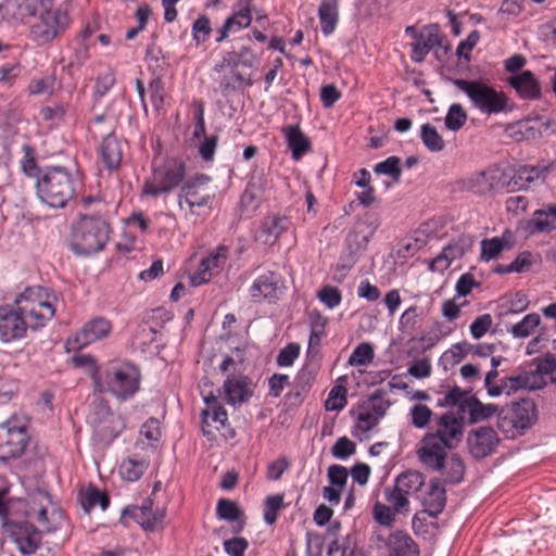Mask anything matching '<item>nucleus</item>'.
<instances>
[{
    "label": "nucleus",
    "mask_w": 556,
    "mask_h": 556,
    "mask_svg": "<svg viewBox=\"0 0 556 556\" xmlns=\"http://www.w3.org/2000/svg\"><path fill=\"white\" fill-rule=\"evenodd\" d=\"M92 203H97L101 208L96 213L81 214L72 228L70 249L78 256H88L102 251L109 242L112 231L104 216L105 204L91 197L84 199L86 207Z\"/></svg>",
    "instance_id": "1"
},
{
    "label": "nucleus",
    "mask_w": 556,
    "mask_h": 556,
    "mask_svg": "<svg viewBox=\"0 0 556 556\" xmlns=\"http://www.w3.org/2000/svg\"><path fill=\"white\" fill-rule=\"evenodd\" d=\"M465 428V419L462 414L446 412L435 421V431L425 434L421 446L417 451L421 463L439 466L444 450H454L462 442Z\"/></svg>",
    "instance_id": "2"
},
{
    "label": "nucleus",
    "mask_w": 556,
    "mask_h": 556,
    "mask_svg": "<svg viewBox=\"0 0 556 556\" xmlns=\"http://www.w3.org/2000/svg\"><path fill=\"white\" fill-rule=\"evenodd\" d=\"M99 392H108L119 401L131 399L140 388V372L130 364L109 363L93 376Z\"/></svg>",
    "instance_id": "3"
},
{
    "label": "nucleus",
    "mask_w": 556,
    "mask_h": 556,
    "mask_svg": "<svg viewBox=\"0 0 556 556\" xmlns=\"http://www.w3.org/2000/svg\"><path fill=\"white\" fill-rule=\"evenodd\" d=\"M76 179L63 166L47 167L36 181L39 199L51 207H65L76 192Z\"/></svg>",
    "instance_id": "4"
},
{
    "label": "nucleus",
    "mask_w": 556,
    "mask_h": 556,
    "mask_svg": "<svg viewBox=\"0 0 556 556\" xmlns=\"http://www.w3.org/2000/svg\"><path fill=\"white\" fill-rule=\"evenodd\" d=\"M18 311L36 330L46 325L55 314L56 295L53 291L41 286L26 288L14 300Z\"/></svg>",
    "instance_id": "5"
},
{
    "label": "nucleus",
    "mask_w": 556,
    "mask_h": 556,
    "mask_svg": "<svg viewBox=\"0 0 556 556\" xmlns=\"http://www.w3.org/2000/svg\"><path fill=\"white\" fill-rule=\"evenodd\" d=\"M443 397L439 400L438 405L442 407H457L458 413L467 416V422L475 425L485 421L497 415L502 417L505 408H501L496 404H483L476 395L471 394V389L462 390L457 386L448 388Z\"/></svg>",
    "instance_id": "6"
},
{
    "label": "nucleus",
    "mask_w": 556,
    "mask_h": 556,
    "mask_svg": "<svg viewBox=\"0 0 556 556\" xmlns=\"http://www.w3.org/2000/svg\"><path fill=\"white\" fill-rule=\"evenodd\" d=\"M187 165L182 159L168 157L161 164H154L149 178L144 180L142 195L157 198L180 188L186 180Z\"/></svg>",
    "instance_id": "7"
},
{
    "label": "nucleus",
    "mask_w": 556,
    "mask_h": 556,
    "mask_svg": "<svg viewBox=\"0 0 556 556\" xmlns=\"http://www.w3.org/2000/svg\"><path fill=\"white\" fill-rule=\"evenodd\" d=\"M453 84L457 89L466 93L472 106L483 114H500L508 110L509 99L506 93L486 83L481 80L455 79Z\"/></svg>",
    "instance_id": "8"
},
{
    "label": "nucleus",
    "mask_w": 556,
    "mask_h": 556,
    "mask_svg": "<svg viewBox=\"0 0 556 556\" xmlns=\"http://www.w3.org/2000/svg\"><path fill=\"white\" fill-rule=\"evenodd\" d=\"M27 426V420L16 415L0 424V462L7 463L23 455L28 443Z\"/></svg>",
    "instance_id": "9"
},
{
    "label": "nucleus",
    "mask_w": 556,
    "mask_h": 556,
    "mask_svg": "<svg viewBox=\"0 0 556 556\" xmlns=\"http://www.w3.org/2000/svg\"><path fill=\"white\" fill-rule=\"evenodd\" d=\"M211 181L212 177L202 173L187 178L179 189V206L186 203L190 214H198V208H211L215 199V194L207 191Z\"/></svg>",
    "instance_id": "10"
},
{
    "label": "nucleus",
    "mask_w": 556,
    "mask_h": 556,
    "mask_svg": "<svg viewBox=\"0 0 556 556\" xmlns=\"http://www.w3.org/2000/svg\"><path fill=\"white\" fill-rule=\"evenodd\" d=\"M68 13L61 8L45 9L31 24L30 34L38 43L43 45L58 38L68 28Z\"/></svg>",
    "instance_id": "11"
},
{
    "label": "nucleus",
    "mask_w": 556,
    "mask_h": 556,
    "mask_svg": "<svg viewBox=\"0 0 556 556\" xmlns=\"http://www.w3.org/2000/svg\"><path fill=\"white\" fill-rule=\"evenodd\" d=\"M219 370L227 374L223 389L228 404L240 405L252 396L251 380L247 376L236 375L237 363L232 357L226 356L219 365Z\"/></svg>",
    "instance_id": "12"
},
{
    "label": "nucleus",
    "mask_w": 556,
    "mask_h": 556,
    "mask_svg": "<svg viewBox=\"0 0 556 556\" xmlns=\"http://www.w3.org/2000/svg\"><path fill=\"white\" fill-rule=\"evenodd\" d=\"M13 505H16L28 521H36L42 531L50 533L54 530V526L48 517V508L52 506V498L47 491L36 490L27 497L16 500Z\"/></svg>",
    "instance_id": "13"
},
{
    "label": "nucleus",
    "mask_w": 556,
    "mask_h": 556,
    "mask_svg": "<svg viewBox=\"0 0 556 556\" xmlns=\"http://www.w3.org/2000/svg\"><path fill=\"white\" fill-rule=\"evenodd\" d=\"M3 527L9 538L14 542L17 549L23 555L34 554L41 543V530L35 528V526L28 520H5Z\"/></svg>",
    "instance_id": "14"
},
{
    "label": "nucleus",
    "mask_w": 556,
    "mask_h": 556,
    "mask_svg": "<svg viewBox=\"0 0 556 556\" xmlns=\"http://www.w3.org/2000/svg\"><path fill=\"white\" fill-rule=\"evenodd\" d=\"M29 321L18 311L15 303L0 306V340L9 343L26 336Z\"/></svg>",
    "instance_id": "15"
},
{
    "label": "nucleus",
    "mask_w": 556,
    "mask_h": 556,
    "mask_svg": "<svg viewBox=\"0 0 556 556\" xmlns=\"http://www.w3.org/2000/svg\"><path fill=\"white\" fill-rule=\"evenodd\" d=\"M467 188L479 195L504 192L505 169L500 166H490L485 170L476 173L468 179Z\"/></svg>",
    "instance_id": "16"
},
{
    "label": "nucleus",
    "mask_w": 556,
    "mask_h": 556,
    "mask_svg": "<svg viewBox=\"0 0 556 556\" xmlns=\"http://www.w3.org/2000/svg\"><path fill=\"white\" fill-rule=\"evenodd\" d=\"M442 39H444V34L439 24L434 23L422 27L410 43V59L415 63L424 62L430 51H434L437 46L442 45Z\"/></svg>",
    "instance_id": "17"
},
{
    "label": "nucleus",
    "mask_w": 556,
    "mask_h": 556,
    "mask_svg": "<svg viewBox=\"0 0 556 556\" xmlns=\"http://www.w3.org/2000/svg\"><path fill=\"white\" fill-rule=\"evenodd\" d=\"M500 443V438L492 427H479L469 432L467 445L470 455L476 459H482L491 455Z\"/></svg>",
    "instance_id": "18"
},
{
    "label": "nucleus",
    "mask_w": 556,
    "mask_h": 556,
    "mask_svg": "<svg viewBox=\"0 0 556 556\" xmlns=\"http://www.w3.org/2000/svg\"><path fill=\"white\" fill-rule=\"evenodd\" d=\"M111 330L112 325L110 320L104 317H96L86 323L83 328L67 341V344L74 350H79L97 340L108 337Z\"/></svg>",
    "instance_id": "19"
},
{
    "label": "nucleus",
    "mask_w": 556,
    "mask_h": 556,
    "mask_svg": "<svg viewBox=\"0 0 556 556\" xmlns=\"http://www.w3.org/2000/svg\"><path fill=\"white\" fill-rule=\"evenodd\" d=\"M91 418L96 431L104 440L115 439L123 428L121 418L111 412L110 406L104 401L94 403Z\"/></svg>",
    "instance_id": "20"
},
{
    "label": "nucleus",
    "mask_w": 556,
    "mask_h": 556,
    "mask_svg": "<svg viewBox=\"0 0 556 556\" xmlns=\"http://www.w3.org/2000/svg\"><path fill=\"white\" fill-rule=\"evenodd\" d=\"M131 518L144 530L154 531L162 527L165 513L164 510L153 511L152 501L147 498L141 506H129L123 510L122 518Z\"/></svg>",
    "instance_id": "21"
},
{
    "label": "nucleus",
    "mask_w": 556,
    "mask_h": 556,
    "mask_svg": "<svg viewBox=\"0 0 556 556\" xmlns=\"http://www.w3.org/2000/svg\"><path fill=\"white\" fill-rule=\"evenodd\" d=\"M545 379H541L533 375L528 368H522L518 372L502 378L503 394L510 396L518 391H534L544 388Z\"/></svg>",
    "instance_id": "22"
},
{
    "label": "nucleus",
    "mask_w": 556,
    "mask_h": 556,
    "mask_svg": "<svg viewBox=\"0 0 556 556\" xmlns=\"http://www.w3.org/2000/svg\"><path fill=\"white\" fill-rule=\"evenodd\" d=\"M504 418H509L514 428L525 430L538 419L536 405L531 399H521L505 408Z\"/></svg>",
    "instance_id": "23"
},
{
    "label": "nucleus",
    "mask_w": 556,
    "mask_h": 556,
    "mask_svg": "<svg viewBox=\"0 0 556 556\" xmlns=\"http://www.w3.org/2000/svg\"><path fill=\"white\" fill-rule=\"evenodd\" d=\"M441 456L440 465L434 466L429 463H422L427 468L439 471L443 476L444 483L457 484L465 475V464L458 454L448 455L446 450L438 453Z\"/></svg>",
    "instance_id": "24"
},
{
    "label": "nucleus",
    "mask_w": 556,
    "mask_h": 556,
    "mask_svg": "<svg viewBox=\"0 0 556 556\" xmlns=\"http://www.w3.org/2000/svg\"><path fill=\"white\" fill-rule=\"evenodd\" d=\"M206 409L202 412V429L204 434H211L210 427H214L216 430L225 428L228 422V415L226 409L218 402L217 396L210 395L204 396Z\"/></svg>",
    "instance_id": "25"
},
{
    "label": "nucleus",
    "mask_w": 556,
    "mask_h": 556,
    "mask_svg": "<svg viewBox=\"0 0 556 556\" xmlns=\"http://www.w3.org/2000/svg\"><path fill=\"white\" fill-rule=\"evenodd\" d=\"M100 159L104 167L113 170L119 167L123 159V149L121 142L114 135V128L111 126L104 135L99 147Z\"/></svg>",
    "instance_id": "26"
},
{
    "label": "nucleus",
    "mask_w": 556,
    "mask_h": 556,
    "mask_svg": "<svg viewBox=\"0 0 556 556\" xmlns=\"http://www.w3.org/2000/svg\"><path fill=\"white\" fill-rule=\"evenodd\" d=\"M527 229L531 235L556 231V203H548L535 210L528 222Z\"/></svg>",
    "instance_id": "27"
},
{
    "label": "nucleus",
    "mask_w": 556,
    "mask_h": 556,
    "mask_svg": "<svg viewBox=\"0 0 556 556\" xmlns=\"http://www.w3.org/2000/svg\"><path fill=\"white\" fill-rule=\"evenodd\" d=\"M541 170L536 166H520L517 169H505V192H515L527 189L530 184L540 177Z\"/></svg>",
    "instance_id": "28"
},
{
    "label": "nucleus",
    "mask_w": 556,
    "mask_h": 556,
    "mask_svg": "<svg viewBox=\"0 0 556 556\" xmlns=\"http://www.w3.org/2000/svg\"><path fill=\"white\" fill-rule=\"evenodd\" d=\"M507 81L521 99L538 100L541 97L540 83L530 71H522L513 75Z\"/></svg>",
    "instance_id": "29"
},
{
    "label": "nucleus",
    "mask_w": 556,
    "mask_h": 556,
    "mask_svg": "<svg viewBox=\"0 0 556 556\" xmlns=\"http://www.w3.org/2000/svg\"><path fill=\"white\" fill-rule=\"evenodd\" d=\"M278 276L274 271H267L257 277L250 287L252 300L260 303L264 300L269 302L277 299Z\"/></svg>",
    "instance_id": "30"
},
{
    "label": "nucleus",
    "mask_w": 556,
    "mask_h": 556,
    "mask_svg": "<svg viewBox=\"0 0 556 556\" xmlns=\"http://www.w3.org/2000/svg\"><path fill=\"white\" fill-rule=\"evenodd\" d=\"M422 505L425 511L431 517H437L445 508L446 491L439 478L430 479L428 491L422 497Z\"/></svg>",
    "instance_id": "31"
},
{
    "label": "nucleus",
    "mask_w": 556,
    "mask_h": 556,
    "mask_svg": "<svg viewBox=\"0 0 556 556\" xmlns=\"http://www.w3.org/2000/svg\"><path fill=\"white\" fill-rule=\"evenodd\" d=\"M390 556H418L419 548L416 542L402 531L392 532L386 540Z\"/></svg>",
    "instance_id": "32"
},
{
    "label": "nucleus",
    "mask_w": 556,
    "mask_h": 556,
    "mask_svg": "<svg viewBox=\"0 0 556 556\" xmlns=\"http://www.w3.org/2000/svg\"><path fill=\"white\" fill-rule=\"evenodd\" d=\"M286 141L292 152V157L299 161L304 154L311 151L312 144L309 139L303 134L299 125H289L283 127Z\"/></svg>",
    "instance_id": "33"
},
{
    "label": "nucleus",
    "mask_w": 556,
    "mask_h": 556,
    "mask_svg": "<svg viewBox=\"0 0 556 556\" xmlns=\"http://www.w3.org/2000/svg\"><path fill=\"white\" fill-rule=\"evenodd\" d=\"M369 243V236L359 232L350 233L346 238V252L341 256L342 267L351 269Z\"/></svg>",
    "instance_id": "34"
},
{
    "label": "nucleus",
    "mask_w": 556,
    "mask_h": 556,
    "mask_svg": "<svg viewBox=\"0 0 556 556\" xmlns=\"http://www.w3.org/2000/svg\"><path fill=\"white\" fill-rule=\"evenodd\" d=\"M514 244V235L510 230H505L501 237H493L481 241V258L491 261L500 256L504 250H508Z\"/></svg>",
    "instance_id": "35"
},
{
    "label": "nucleus",
    "mask_w": 556,
    "mask_h": 556,
    "mask_svg": "<svg viewBox=\"0 0 556 556\" xmlns=\"http://www.w3.org/2000/svg\"><path fill=\"white\" fill-rule=\"evenodd\" d=\"M320 29L325 36L331 35L339 21V0H321L318 8Z\"/></svg>",
    "instance_id": "36"
},
{
    "label": "nucleus",
    "mask_w": 556,
    "mask_h": 556,
    "mask_svg": "<svg viewBox=\"0 0 556 556\" xmlns=\"http://www.w3.org/2000/svg\"><path fill=\"white\" fill-rule=\"evenodd\" d=\"M289 226L290 222L286 216L276 214L266 216L261 227L262 233L265 236V243H276Z\"/></svg>",
    "instance_id": "37"
},
{
    "label": "nucleus",
    "mask_w": 556,
    "mask_h": 556,
    "mask_svg": "<svg viewBox=\"0 0 556 556\" xmlns=\"http://www.w3.org/2000/svg\"><path fill=\"white\" fill-rule=\"evenodd\" d=\"M464 254L465 248L459 242L453 241L444 247L441 253L433 258L430 269L433 271H444L453 261L460 258Z\"/></svg>",
    "instance_id": "38"
},
{
    "label": "nucleus",
    "mask_w": 556,
    "mask_h": 556,
    "mask_svg": "<svg viewBox=\"0 0 556 556\" xmlns=\"http://www.w3.org/2000/svg\"><path fill=\"white\" fill-rule=\"evenodd\" d=\"M236 67L237 63H235L230 73L224 75L219 81V89L224 97L236 92L241 86L250 87L253 85L251 77H244Z\"/></svg>",
    "instance_id": "39"
},
{
    "label": "nucleus",
    "mask_w": 556,
    "mask_h": 556,
    "mask_svg": "<svg viewBox=\"0 0 556 556\" xmlns=\"http://www.w3.org/2000/svg\"><path fill=\"white\" fill-rule=\"evenodd\" d=\"M541 325V317L538 313L526 315L519 323L513 325L508 332L516 339H526L533 333Z\"/></svg>",
    "instance_id": "40"
},
{
    "label": "nucleus",
    "mask_w": 556,
    "mask_h": 556,
    "mask_svg": "<svg viewBox=\"0 0 556 556\" xmlns=\"http://www.w3.org/2000/svg\"><path fill=\"white\" fill-rule=\"evenodd\" d=\"M425 483L424 476L418 471H405L396 479L394 485L408 497L416 494Z\"/></svg>",
    "instance_id": "41"
},
{
    "label": "nucleus",
    "mask_w": 556,
    "mask_h": 556,
    "mask_svg": "<svg viewBox=\"0 0 556 556\" xmlns=\"http://www.w3.org/2000/svg\"><path fill=\"white\" fill-rule=\"evenodd\" d=\"M386 395L387 392L384 390H376L370 396H368L358 405V409H368L378 417L382 418L391 405V402L386 399Z\"/></svg>",
    "instance_id": "42"
},
{
    "label": "nucleus",
    "mask_w": 556,
    "mask_h": 556,
    "mask_svg": "<svg viewBox=\"0 0 556 556\" xmlns=\"http://www.w3.org/2000/svg\"><path fill=\"white\" fill-rule=\"evenodd\" d=\"M420 138L425 147L431 152H441L445 142L437 128L430 124H424L420 129Z\"/></svg>",
    "instance_id": "43"
},
{
    "label": "nucleus",
    "mask_w": 556,
    "mask_h": 556,
    "mask_svg": "<svg viewBox=\"0 0 556 556\" xmlns=\"http://www.w3.org/2000/svg\"><path fill=\"white\" fill-rule=\"evenodd\" d=\"M147 463L144 460H137L134 458L125 459L119 466V472L124 480L134 482L139 480L147 470Z\"/></svg>",
    "instance_id": "44"
},
{
    "label": "nucleus",
    "mask_w": 556,
    "mask_h": 556,
    "mask_svg": "<svg viewBox=\"0 0 556 556\" xmlns=\"http://www.w3.org/2000/svg\"><path fill=\"white\" fill-rule=\"evenodd\" d=\"M374 172L377 175L389 176L392 181L399 182L402 175L401 159L399 156H389L384 161L377 163Z\"/></svg>",
    "instance_id": "45"
},
{
    "label": "nucleus",
    "mask_w": 556,
    "mask_h": 556,
    "mask_svg": "<svg viewBox=\"0 0 556 556\" xmlns=\"http://www.w3.org/2000/svg\"><path fill=\"white\" fill-rule=\"evenodd\" d=\"M386 501L397 514H405L409 509L408 496L393 485L384 490Z\"/></svg>",
    "instance_id": "46"
},
{
    "label": "nucleus",
    "mask_w": 556,
    "mask_h": 556,
    "mask_svg": "<svg viewBox=\"0 0 556 556\" xmlns=\"http://www.w3.org/2000/svg\"><path fill=\"white\" fill-rule=\"evenodd\" d=\"M467 118V113L463 106L459 103H454L450 106L444 118L445 127L448 130L457 131L465 125Z\"/></svg>",
    "instance_id": "47"
},
{
    "label": "nucleus",
    "mask_w": 556,
    "mask_h": 556,
    "mask_svg": "<svg viewBox=\"0 0 556 556\" xmlns=\"http://www.w3.org/2000/svg\"><path fill=\"white\" fill-rule=\"evenodd\" d=\"M528 369L539 378L545 379L546 375H551L556 370V358L547 353L542 357L535 358Z\"/></svg>",
    "instance_id": "48"
},
{
    "label": "nucleus",
    "mask_w": 556,
    "mask_h": 556,
    "mask_svg": "<svg viewBox=\"0 0 556 556\" xmlns=\"http://www.w3.org/2000/svg\"><path fill=\"white\" fill-rule=\"evenodd\" d=\"M374 349L370 343L364 342L358 344L349 357L348 363L351 366H365L374 359Z\"/></svg>",
    "instance_id": "49"
},
{
    "label": "nucleus",
    "mask_w": 556,
    "mask_h": 556,
    "mask_svg": "<svg viewBox=\"0 0 556 556\" xmlns=\"http://www.w3.org/2000/svg\"><path fill=\"white\" fill-rule=\"evenodd\" d=\"M433 415L432 409L427 405L415 404L409 410L410 424L415 428L424 429L430 424Z\"/></svg>",
    "instance_id": "50"
},
{
    "label": "nucleus",
    "mask_w": 556,
    "mask_h": 556,
    "mask_svg": "<svg viewBox=\"0 0 556 556\" xmlns=\"http://www.w3.org/2000/svg\"><path fill=\"white\" fill-rule=\"evenodd\" d=\"M22 150L24 152V156L21 160L23 173L28 177H37L38 179L42 172L37 165L34 149L29 144H23Z\"/></svg>",
    "instance_id": "51"
},
{
    "label": "nucleus",
    "mask_w": 556,
    "mask_h": 556,
    "mask_svg": "<svg viewBox=\"0 0 556 556\" xmlns=\"http://www.w3.org/2000/svg\"><path fill=\"white\" fill-rule=\"evenodd\" d=\"M283 507V495L274 494L265 500L264 520L268 525H274L278 518L279 510Z\"/></svg>",
    "instance_id": "52"
},
{
    "label": "nucleus",
    "mask_w": 556,
    "mask_h": 556,
    "mask_svg": "<svg viewBox=\"0 0 556 556\" xmlns=\"http://www.w3.org/2000/svg\"><path fill=\"white\" fill-rule=\"evenodd\" d=\"M346 394H348V390L345 387L334 386L330 390V392L328 394V399L325 403L326 409L327 410H337V412L342 410L348 404Z\"/></svg>",
    "instance_id": "53"
},
{
    "label": "nucleus",
    "mask_w": 556,
    "mask_h": 556,
    "mask_svg": "<svg viewBox=\"0 0 556 556\" xmlns=\"http://www.w3.org/2000/svg\"><path fill=\"white\" fill-rule=\"evenodd\" d=\"M216 515L219 519L233 521L240 517L241 510L233 501L222 498L217 503Z\"/></svg>",
    "instance_id": "54"
},
{
    "label": "nucleus",
    "mask_w": 556,
    "mask_h": 556,
    "mask_svg": "<svg viewBox=\"0 0 556 556\" xmlns=\"http://www.w3.org/2000/svg\"><path fill=\"white\" fill-rule=\"evenodd\" d=\"M149 92L152 105L155 111L163 108L164 99L166 96L164 81L161 77H154L149 84Z\"/></svg>",
    "instance_id": "55"
},
{
    "label": "nucleus",
    "mask_w": 556,
    "mask_h": 556,
    "mask_svg": "<svg viewBox=\"0 0 556 556\" xmlns=\"http://www.w3.org/2000/svg\"><path fill=\"white\" fill-rule=\"evenodd\" d=\"M212 33L211 22L207 16L202 15L193 22L192 37L195 43L205 42Z\"/></svg>",
    "instance_id": "56"
},
{
    "label": "nucleus",
    "mask_w": 556,
    "mask_h": 556,
    "mask_svg": "<svg viewBox=\"0 0 556 556\" xmlns=\"http://www.w3.org/2000/svg\"><path fill=\"white\" fill-rule=\"evenodd\" d=\"M356 452V444L348 437L339 438L331 447V454L338 459H346Z\"/></svg>",
    "instance_id": "57"
},
{
    "label": "nucleus",
    "mask_w": 556,
    "mask_h": 556,
    "mask_svg": "<svg viewBox=\"0 0 556 556\" xmlns=\"http://www.w3.org/2000/svg\"><path fill=\"white\" fill-rule=\"evenodd\" d=\"M110 504L109 496L104 493L98 490L97 488H89L85 495L84 506L86 510H89L97 505H99L103 510L106 509V507Z\"/></svg>",
    "instance_id": "58"
},
{
    "label": "nucleus",
    "mask_w": 556,
    "mask_h": 556,
    "mask_svg": "<svg viewBox=\"0 0 556 556\" xmlns=\"http://www.w3.org/2000/svg\"><path fill=\"white\" fill-rule=\"evenodd\" d=\"M480 31L475 29L470 31V34L467 36L465 40H462L457 48H456V54L459 59H465L466 62L470 61V52L472 49L477 46V43L480 40Z\"/></svg>",
    "instance_id": "59"
},
{
    "label": "nucleus",
    "mask_w": 556,
    "mask_h": 556,
    "mask_svg": "<svg viewBox=\"0 0 556 556\" xmlns=\"http://www.w3.org/2000/svg\"><path fill=\"white\" fill-rule=\"evenodd\" d=\"M300 344L298 343H289L283 349H281L277 355L276 363L279 367H289L293 365L294 361L300 355Z\"/></svg>",
    "instance_id": "60"
},
{
    "label": "nucleus",
    "mask_w": 556,
    "mask_h": 556,
    "mask_svg": "<svg viewBox=\"0 0 556 556\" xmlns=\"http://www.w3.org/2000/svg\"><path fill=\"white\" fill-rule=\"evenodd\" d=\"M227 260V248L219 245L207 257L203 258V264L211 268L213 273L218 274L219 269L223 268Z\"/></svg>",
    "instance_id": "61"
},
{
    "label": "nucleus",
    "mask_w": 556,
    "mask_h": 556,
    "mask_svg": "<svg viewBox=\"0 0 556 556\" xmlns=\"http://www.w3.org/2000/svg\"><path fill=\"white\" fill-rule=\"evenodd\" d=\"M318 299L328 308H334L341 303L342 295H341L340 290L337 287L325 286L323 289L319 290Z\"/></svg>",
    "instance_id": "62"
},
{
    "label": "nucleus",
    "mask_w": 556,
    "mask_h": 556,
    "mask_svg": "<svg viewBox=\"0 0 556 556\" xmlns=\"http://www.w3.org/2000/svg\"><path fill=\"white\" fill-rule=\"evenodd\" d=\"M395 511L389 505H384L380 502H376L372 508V515L375 520L382 526H391L394 521Z\"/></svg>",
    "instance_id": "63"
},
{
    "label": "nucleus",
    "mask_w": 556,
    "mask_h": 556,
    "mask_svg": "<svg viewBox=\"0 0 556 556\" xmlns=\"http://www.w3.org/2000/svg\"><path fill=\"white\" fill-rule=\"evenodd\" d=\"M419 313L417 306H410L404 311L399 320V328L403 333H409L414 330Z\"/></svg>",
    "instance_id": "64"
}]
</instances>
